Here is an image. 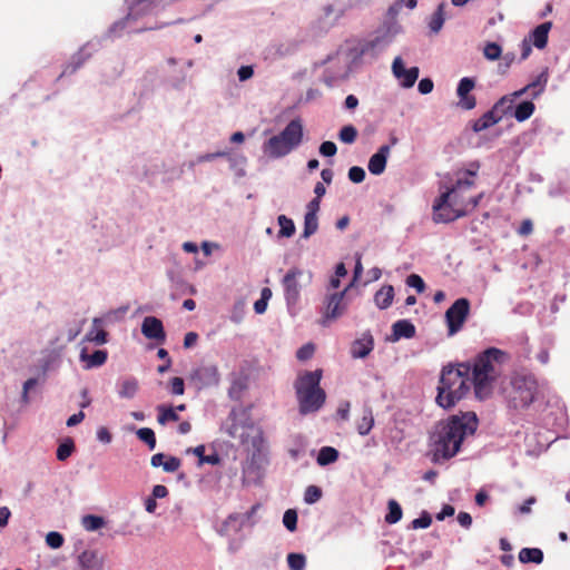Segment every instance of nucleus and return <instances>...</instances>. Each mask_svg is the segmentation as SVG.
Returning a JSON list of instances; mask_svg holds the SVG:
<instances>
[{
    "mask_svg": "<svg viewBox=\"0 0 570 570\" xmlns=\"http://www.w3.org/2000/svg\"><path fill=\"white\" fill-rule=\"evenodd\" d=\"M478 428V417L473 412L451 415L435 424L430 436L435 458L449 460L461 449L463 440L472 435Z\"/></svg>",
    "mask_w": 570,
    "mask_h": 570,
    "instance_id": "obj_1",
    "label": "nucleus"
},
{
    "mask_svg": "<svg viewBox=\"0 0 570 570\" xmlns=\"http://www.w3.org/2000/svg\"><path fill=\"white\" fill-rule=\"evenodd\" d=\"M228 419L230 420L227 428L228 435L238 439L250 455L244 472L255 473L258 476L262 464L266 461L263 430L249 416L238 417L235 411L229 414Z\"/></svg>",
    "mask_w": 570,
    "mask_h": 570,
    "instance_id": "obj_2",
    "label": "nucleus"
},
{
    "mask_svg": "<svg viewBox=\"0 0 570 570\" xmlns=\"http://www.w3.org/2000/svg\"><path fill=\"white\" fill-rule=\"evenodd\" d=\"M508 360V354L497 347L487 348L474 358L470 373H472L474 394L479 400L490 397L501 375V366Z\"/></svg>",
    "mask_w": 570,
    "mask_h": 570,
    "instance_id": "obj_3",
    "label": "nucleus"
},
{
    "mask_svg": "<svg viewBox=\"0 0 570 570\" xmlns=\"http://www.w3.org/2000/svg\"><path fill=\"white\" fill-rule=\"evenodd\" d=\"M470 372L469 363H461L456 367L448 365L442 368L435 397L440 407L452 409L468 394L472 383Z\"/></svg>",
    "mask_w": 570,
    "mask_h": 570,
    "instance_id": "obj_4",
    "label": "nucleus"
},
{
    "mask_svg": "<svg viewBox=\"0 0 570 570\" xmlns=\"http://www.w3.org/2000/svg\"><path fill=\"white\" fill-rule=\"evenodd\" d=\"M473 179H456L455 184L443 191L433 204V220L435 223H451L468 215L463 199H459V191L471 189Z\"/></svg>",
    "mask_w": 570,
    "mask_h": 570,
    "instance_id": "obj_5",
    "label": "nucleus"
},
{
    "mask_svg": "<svg viewBox=\"0 0 570 570\" xmlns=\"http://www.w3.org/2000/svg\"><path fill=\"white\" fill-rule=\"evenodd\" d=\"M323 371L320 368L298 375L294 386L302 414L316 412L325 403L326 393L320 386Z\"/></svg>",
    "mask_w": 570,
    "mask_h": 570,
    "instance_id": "obj_6",
    "label": "nucleus"
},
{
    "mask_svg": "<svg viewBox=\"0 0 570 570\" xmlns=\"http://www.w3.org/2000/svg\"><path fill=\"white\" fill-rule=\"evenodd\" d=\"M303 136V122L295 118L278 135L272 136L263 144V153L273 159L285 157L301 145Z\"/></svg>",
    "mask_w": 570,
    "mask_h": 570,
    "instance_id": "obj_7",
    "label": "nucleus"
},
{
    "mask_svg": "<svg viewBox=\"0 0 570 570\" xmlns=\"http://www.w3.org/2000/svg\"><path fill=\"white\" fill-rule=\"evenodd\" d=\"M511 385L510 403L514 409L529 407L540 393L538 380L532 373H517Z\"/></svg>",
    "mask_w": 570,
    "mask_h": 570,
    "instance_id": "obj_8",
    "label": "nucleus"
},
{
    "mask_svg": "<svg viewBox=\"0 0 570 570\" xmlns=\"http://www.w3.org/2000/svg\"><path fill=\"white\" fill-rule=\"evenodd\" d=\"M312 281V274H305L304 271L297 267L291 268L282 279L284 288V296L288 307H294L298 304L301 292L303 287L307 286Z\"/></svg>",
    "mask_w": 570,
    "mask_h": 570,
    "instance_id": "obj_9",
    "label": "nucleus"
},
{
    "mask_svg": "<svg viewBox=\"0 0 570 570\" xmlns=\"http://www.w3.org/2000/svg\"><path fill=\"white\" fill-rule=\"evenodd\" d=\"M512 108V99H509V96H503L500 98L492 109L483 114L479 119H476L473 124V130L475 132L483 131L495 124H498L503 116Z\"/></svg>",
    "mask_w": 570,
    "mask_h": 570,
    "instance_id": "obj_10",
    "label": "nucleus"
},
{
    "mask_svg": "<svg viewBox=\"0 0 570 570\" xmlns=\"http://www.w3.org/2000/svg\"><path fill=\"white\" fill-rule=\"evenodd\" d=\"M470 301L468 298H458L445 312V322L449 335H454L462 330L469 313Z\"/></svg>",
    "mask_w": 570,
    "mask_h": 570,
    "instance_id": "obj_11",
    "label": "nucleus"
},
{
    "mask_svg": "<svg viewBox=\"0 0 570 570\" xmlns=\"http://www.w3.org/2000/svg\"><path fill=\"white\" fill-rule=\"evenodd\" d=\"M352 287V284H350L347 287H345L340 293H333L328 294L325 297L324 301V313H323V320L322 324L326 325L330 321H335L338 317H341L347 307V304L345 302V296L347 291Z\"/></svg>",
    "mask_w": 570,
    "mask_h": 570,
    "instance_id": "obj_12",
    "label": "nucleus"
},
{
    "mask_svg": "<svg viewBox=\"0 0 570 570\" xmlns=\"http://www.w3.org/2000/svg\"><path fill=\"white\" fill-rule=\"evenodd\" d=\"M392 71L396 79L401 81L402 87L411 88L419 78V68L411 67L405 69L401 57H396L392 63Z\"/></svg>",
    "mask_w": 570,
    "mask_h": 570,
    "instance_id": "obj_13",
    "label": "nucleus"
},
{
    "mask_svg": "<svg viewBox=\"0 0 570 570\" xmlns=\"http://www.w3.org/2000/svg\"><path fill=\"white\" fill-rule=\"evenodd\" d=\"M474 87V79L469 77L462 78L458 85L456 95L459 97V106L464 110H471L476 106V98L470 95Z\"/></svg>",
    "mask_w": 570,
    "mask_h": 570,
    "instance_id": "obj_14",
    "label": "nucleus"
},
{
    "mask_svg": "<svg viewBox=\"0 0 570 570\" xmlns=\"http://www.w3.org/2000/svg\"><path fill=\"white\" fill-rule=\"evenodd\" d=\"M141 333L146 338L155 340L159 343H164L166 340L163 322L155 316H147L144 318Z\"/></svg>",
    "mask_w": 570,
    "mask_h": 570,
    "instance_id": "obj_15",
    "label": "nucleus"
},
{
    "mask_svg": "<svg viewBox=\"0 0 570 570\" xmlns=\"http://www.w3.org/2000/svg\"><path fill=\"white\" fill-rule=\"evenodd\" d=\"M547 82H548V72H547V70H544L532 82L528 83L522 89L514 91L511 95L510 99L513 100V98H519L528 92H530V95L533 98H537L544 91Z\"/></svg>",
    "mask_w": 570,
    "mask_h": 570,
    "instance_id": "obj_16",
    "label": "nucleus"
},
{
    "mask_svg": "<svg viewBox=\"0 0 570 570\" xmlns=\"http://www.w3.org/2000/svg\"><path fill=\"white\" fill-rule=\"evenodd\" d=\"M390 151L391 147L389 145H383L373 156H371L367 167L372 175H381L384 173Z\"/></svg>",
    "mask_w": 570,
    "mask_h": 570,
    "instance_id": "obj_17",
    "label": "nucleus"
},
{
    "mask_svg": "<svg viewBox=\"0 0 570 570\" xmlns=\"http://www.w3.org/2000/svg\"><path fill=\"white\" fill-rule=\"evenodd\" d=\"M161 0H136L129 8L127 20H136L139 17L150 13Z\"/></svg>",
    "mask_w": 570,
    "mask_h": 570,
    "instance_id": "obj_18",
    "label": "nucleus"
},
{
    "mask_svg": "<svg viewBox=\"0 0 570 570\" xmlns=\"http://www.w3.org/2000/svg\"><path fill=\"white\" fill-rule=\"evenodd\" d=\"M373 347L374 341L372 335H364L362 338L353 342L351 354L354 358H364L373 351Z\"/></svg>",
    "mask_w": 570,
    "mask_h": 570,
    "instance_id": "obj_19",
    "label": "nucleus"
},
{
    "mask_svg": "<svg viewBox=\"0 0 570 570\" xmlns=\"http://www.w3.org/2000/svg\"><path fill=\"white\" fill-rule=\"evenodd\" d=\"M78 563L81 570H104L101 559L92 550L81 552L78 557Z\"/></svg>",
    "mask_w": 570,
    "mask_h": 570,
    "instance_id": "obj_20",
    "label": "nucleus"
},
{
    "mask_svg": "<svg viewBox=\"0 0 570 570\" xmlns=\"http://www.w3.org/2000/svg\"><path fill=\"white\" fill-rule=\"evenodd\" d=\"M415 332V326L409 320H400L392 325L393 341L412 338L414 337Z\"/></svg>",
    "mask_w": 570,
    "mask_h": 570,
    "instance_id": "obj_21",
    "label": "nucleus"
},
{
    "mask_svg": "<svg viewBox=\"0 0 570 570\" xmlns=\"http://www.w3.org/2000/svg\"><path fill=\"white\" fill-rule=\"evenodd\" d=\"M108 353L105 350H97L92 354H87L83 348L80 353V360L86 363V368L99 367L107 361Z\"/></svg>",
    "mask_w": 570,
    "mask_h": 570,
    "instance_id": "obj_22",
    "label": "nucleus"
},
{
    "mask_svg": "<svg viewBox=\"0 0 570 570\" xmlns=\"http://www.w3.org/2000/svg\"><path fill=\"white\" fill-rule=\"evenodd\" d=\"M102 321L100 318H94L92 328L87 333L86 340L94 342L97 345L107 343L108 333L101 327Z\"/></svg>",
    "mask_w": 570,
    "mask_h": 570,
    "instance_id": "obj_23",
    "label": "nucleus"
},
{
    "mask_svg": "<svg viewBox=\"0 0 570 570\" xmlns=\"http://www.w3.org/2000/svg\"><path fill=\"white\" fill-rule=\"evenodd\" d=\"M394 298V288L392 285H385L379 289L374 295L375 305L380 309H385L391 306Z\"/></svg>",
    "mask_w": 570,
    "mask_h": 570,
    "instance_id": "obj_24",
    "label": "nucleus"
},
{
    "mask_svg": "<svg viewBox=\"0 0 570 570\" xmlns=\"http://www.w3.org/2000/svg\"><path fill=\"white\" fill-rule=\"evenodd\" d=\"M550 29H551V22H543V23L539 24L532 31L531 39H532L533 45L538 49L546 48V46L548 43V33H549Z\"/></svg>",
    "mask_w": 570,
    "mask_h": 570,
    "instance_id": "obj_25",
    "label": "nucleus"
},
{
    "mask_svg": "<svg viewBox=\"0 0 570 570\" xmlns=\"http://www.w3.org/2000/svg\"><path fill=\"white\" fill-rule=\"evenodd\" d=\"M374 425V416L371 407H364L362 417L356 422V429L360 435H367Z\"/></svg>",
    "mask_w": 570,
    "mask_h": 570,
    "instance_id": "obj_26",
    "label": "nucleus"
},
{
    "mask_svg": "<svg viewBox=\"0 0 570 570\" xmlns=\"http://www.w3.org/2000/svg\"><path fill=\"white\" fill-rule=\"evenodd\" d=\"M519 560L522 563L533 562L540 564L543 561V552L539 548H523L519 552Z\"/></svg>",
    "mask_w": 570,
    "mask_h": 570,
    "instance_id": "obj_27",
    "label": "nucleus"
},
{
    "mask_svg": "<svg viewBox=\"0 0 570 570\" xmlns=\"http://www.w3.org/2000/svg\"><path fill=\"white\" fill-rule=\"evenodd\" d=\"M338 459V451L332 446H323L317 455V464L321 466L334 463Z\"/></svg>",
    "mask_w": 570,
    "mask_h": 570,
    "instance_id": "obj_28",
    "label": "nucleus"
},
{
    "mask_svg": "<svg viewBox=\"0 0 570 570\" xmlns=\"http://www.w3.org/2000/svg\"><path fill=\"white\" fill-rule=\"evenodd\" d=\"M387 509H389V512L385 515V519H384L385 522L387 524L397 523L402 519V515H403V511H402V508L399 504V502L394 499L389 500Z\"/></svg>",
    "mask_w": 570,
    "mask_h": 570,
    "instance_id": "obj_29",
    "label": "nucleus"
},
{
    "mask_svg": "<svg viewBox=\"0 0 570 570\" xmlns=\"http://www.w3.org/2000/svg\"><path fill=\"white\" fill-rule=\"evenodd\" d=\"M157 412V421L161 425H165L168 422H177L179 420V415L171 406L158 405Z\"/></svg>",
    "mask_w": 570,
    "mask_h": 570,
    "instance_id": "obj_30",
    "label": "nucleus"
},
{
    "mask_svg": "<svg viewBox=\"0 0 570 570\" xmlns=\"http://www.w3.org/2000/svg\"><path fill=\"white\" fill-rule=\"evenodd\" d=\"M535 106L532 101H522L515 107L514 118L522 122L529 119L534 112Z\"/></svg>",
    "mask_w": 570,
    "mask_h": 570,
    "instance_id": "obj_31",
    "label": "nucleus"
},
{
    "mask_svg": "<svg viewBox=\"0 0 570 570\" xmlns=\"http://www.w3.org/2000/svg\"><path fill=\"white\" fill-rule=\"evenodd\" d=\"M138 391V381L136 379H126L121 382L119 389V396L124 399H131Z\"/></svg>",
    "mask_w": 570,
    "mask_h": 570,
    "instance_id": "obj_32",
    "label": "nucleus"
},
{
    "mask_svg": "<svg viewBox=\"0 0 570 570\" xmlns=\"http://www.w3.org/2000/svg\"><path fill=\"white\" fill-rule=\"evenodd\" d=\"M277 222L279 225L278 237H292L295 234V225L291 218L279 215Z\"/></svg>",
    "mask_w": 570,
    "mask_h": 570,
    "instance_id": "obj_33",
    "label": "nucleus"
},
{
    "mask_svg": "<svg viewBox=\"0 0 570 570\" xmlns=\"http://www.w3.org/2000/svg\"><path fill=\"white\" fill-rule=\"evenodd\" d=\"M318 228L317 215L314 213H306L304 217V229L302 236L308 238L316 233Z\"/></svg>",
    "mask_w": 570,
    "mask_h": 570,
    "instance_id": "obj_34",
    "label": "nucleus"
},
{
    "mask_svg": "<svg viewBox=\"0 0 570 570\" xmlns=\"http://www.w3.org/2000/svg\"><path fill=\"white\" fill-rule=\"evenodd\" d=\"M136 434L141 442L147 444L150 451L156 448V435L150 428H141L136 432Z\"/></svg>",
    "mask_w": 570,
    "mask_h": 570,
    "instance_id": "obj_35",
    "label": "nucleus"
},
{
    "mask_svg": "<svg viewBox=\"0 0 570 570\" xmlns=\"http://www.w3.org/2000/svg\"><path fill=\"white\" fill-rule=\"evenodd\" d=\"M75 451V443L71 438H67L57 449V459L66 461Z\"/></svg>",
    "mask_w": 570,
    "mask_h": 570,
    "instance_id": "obj_36",
    "label": "nucleus"
},
{
    "mask_svg": "<svg viewBox=\"0 0 570 570\" xmlns=\"http://www.w3.org/2000/svg\"><path fill=\"white\" fill-rule=\"evenodd\" d=\"M443 8H444V4L441 3L438 7L436 11L432 14L431 20L429 22V27H430L431 31H433L435 33L442 29L443 23H444Z\"/></svg>",
    "mask_w": 570,
    "mask_h": 570,
    "instance_id": "obj_37",
    "label": "nucleus"
},
{
    "mask_svg": "<svg viewBox=\"0 0 570 570\" xmlns=\"http://www.w3.org/2000/svg\"><path fill=\"white\" fill-rule=\"evenodd\" d=\"M105 520L102 517L88 514L82 518V527L87 531H96L104 527Z\"/></svg>",
    "mask_w": 570,
    "mask_h": 570,
    "instance_id": "obj_38",
    "label": "nucleus"
},
{
    "mask_svg": "<svg viewBox=\"0 0 570 570\" xmlns=\"http://www.w3.org/2000/svg\"><path fill=\"white\" fill-rule=\"evenodd\" d=\"M338 137H340L341 141L345 142V144H353L356 140L357 130L352 125L344 126L340 130Z\"/></svg>",
    "mask_w": 570,
    "mask_h": 570,
    "instance_id": "obj_39",
    "label": "nucleus"
},
{
    "mask_svg": "<svg viewBox=\"0 0 570 570\" xmlns=\"http://www.w3.org/2000/svg\"><path fill=\"white\" fill-rule=\"evenodd\" d=\"M287 563L291 570H303L306 564V559L302 553H289L287 556Z\"/></svg>",
    "mask_w": 570,
    "mask_h": 570,
    "instance_id": "obj_40",
    "label": "nucleus"
},
{
    "mask_svg": "<svg viewBox=\"0 0 570 570\" xmlns=\"http://www.w3.org/2000/svg\"><path fill=\"white\" fill-rule=\"evenodd\" d=\"M502 48L497 42H488L483 49V55L488 60H497L501 57Z\"/></svg>",
    "mask_w": 570,
    "mask_h": 570,
    "instance_id": "obj_41",
    "label": "nucleus"
},
{
    "mask_svg": "<svg viewBox=\"0 0 570 570\" xmlns=\"http://www.w3.org/2000/svg\"><path fill=\"white\" fill-rule=\"evenodd\" d=\"M283 523L291 532L295 531L297 528V512L293 509L286 510L283 515Z\"/></svg>",
    "mask_w": 570,
    "mask_h": 570,
    "instance_id": "obj_42",
    "label": "nucleus"
},
{
    "mask_svg": "<svg viewBox=\"0 0 570 570\" xmlns=\"http://www.w3.org/2000/svg\"><path fill=\"white\" fill-rule=\"evenodd\" d=\"M322 498V490L316 485H308L304 493V501L308 504L317 502Z\"/></svg>",
    "mask_w": 570,
    "mask_h": 570,
    "instance_id": "obj_43",
    "label": "nucleus"
},
{
    "mask_svg": "<svg viewBox=\"0 0 570 570\" xmlns=\"http://www.w3.org/2000/svg\"><path fill=\"white\" fill-rule=\"evenodd\" d=\"M479 169H480V163L472 161V163H470L468 169L458 173V175H459L458 179H473V181L475 183V177L478 175Z\"/></svg>",
    "mask_w": 570,
    "mask_h": 570,
    "instance_id": "obj_44",
    "label": "nucleus"
},
{
    "mask_svg": "<svg viewBox=\"0 0 570 570\" xmlns=\"http://www.w3.org/2000/svg\"><path fill=\"white\" fill-rule=\"evenodd\" d=\"M406 285L413 287L417 291V293H423L425 289V284L423 278L417 274H411L406 278Z\"/></svg>",
    "mask_w": 570,
    "mask_h": 570,
    "instance_id": "obj_45",
    "label": "nucleus"
},
{
    "mask_svg": "<svg viewBox=\"0 0 570 570\" xmlns=\"http://www.w3.org/2000/svg\"><path fill=\"white\" fill-rule=\"evenodd\" d=\"M63 537L59 532L51 531L46 537L47 544L52 549H59L63 544Z\"/></svg>",
    "mask_w": 570,
    "mask_h": 570,
    "instance_id": "obj_46",
    "label": "nucleus"
},
{
    "mask_svg": "<svg viewBox=\"0 0 570 570\" xmlns=\"http://www.w3.org/2000/svg\"><path fill=\"white\" fill-rule=\"evenodd\" d=\"M314 352L315 346L312 343H307L297 350L296 357L299 361H307L313 356Z\"/></svg>",
    "mask_w": 570,
    "mask_h": 570,
    "instance_id": "obj_47",
    "label": "nucleus"
},
{
    "mask_svg": "<svg viewBox=\"0 0 570 570\" xmlns=\"http://www.w3.org/2000/svg\"><path fill=\"white\" fill-rule=\"evenodd\" d=\"M432 523V518L428 512H423L420 518L412 521L411 527L413 529H425Z\"/></svg>",
    "mask_w": 570,
    "mask_h": 570,
    "instance_id": "obj_48",
    "label": "nucleus"
},
{
    "mask_svg": "<svg viewBox=\"0 0 570 570\" xmlns=\"http://www.w3.org/2000/svg\"><path fill=\"white\" fill-rule=\"evenodd\" d=\"M348 178L355 184H360L365 179V170L362 167L353 166L348 170Z\"/></svg>",
    "mask_w": 570,
    "mask_h": 570,
    "instance_id": "obj_49",
    "label": "nucleus"
},
{
    "mask_svg": "<svg viewBox=\"0 0 570 570\" xmlns=\"http://www.w3.org/2000/svg\"><path fill=\"white\" fill-rule=\"evenodd\" d=\"M180 460L176 456H166L165 463L163 464V469L166 472H175L180 468Z\"/></svg>",
    "mask_w": 570,
    "mask_h": 570,
    "instance_id": "obj_50",
    "label": "nucleus"
},
{
    "mask_svg": "<svg viewBox=\"0 0 570 570\" xmlns=\"http://www.w3.org/2000/svg\"><path fill=\"white\" fill-rule=\"evenodd\" d=\"M170 387H171V393L174 395H183L184 392H185V383H184V380L181 377H173L170 380Z\"/></svg>",
    "mask_w": 570,
    "mask_h": 570,
    "instance_id": "obj_51",
    "label": "nucleus"
},
{
    "mask_svg": "<svg viewBox=\"0 0 570 570\" xmlns=\"http://www.w3.org/2000/svg\"><path fill=\"white\" fill-rule=\"evenodd\" d=\"M483 196H484V194L480 193L479 195H476L474 197L463 199L462 205L464 206V208L468 209V215L478 207V205L480 204V200L483 198Z\"/></svg>",
    "mask_w": 570,
    "mask_h": 570,
    "instance_id": "obj_52",
    "label": "nucleus"
},
{
    "mask_svg": "<svg viewBox=\"0 0 570 570\" xmlns=\"http://www.w3.org/2000/svg\"><path fill=\"white\" fill-rule=\"evenodd\" d=\"M337 147L333 141H324L320 146V153L325 157H332L336 154Z\"/></svg>",
    "mask_w": 570,
    "mask_h": 570,
    "instance_id": "obj_53",
    "label": "nucleus"
},
{
    "mask_svg": "<svg viewBox=\"0 0 570 570\" xmlns=\"http://www.w3.org/2000/svg\"><path fill=\"white\" fill-rule=\"evenodd\" d=\"M433 81L430 78H424L420 80L417 89L422 95H428L433 90Z\"/></svg>",
    "mask_w": 570,
    "mask_h": 570,
    "instance_id": "obj_54",
    "label": "nucleus"
},
{
    "mask_svg": "<svg viewBox=\"0 0 570 570\" xmlns=\"http://www.w3.org/2000/svg\"><path fill=\"white\" fill-rule=\"evenodd\" d=\"M97 439L100 442L108 444L111 442L112 436L107 428L101 426L97 430Z\"/></svg>",
    "mask_w": 570,
    "mask_h": 570,
    "instance_id": "obj_55",
    "label": "nucleus"
},
{
    "mask_svg": "<svg viewBox=\"0 0 570 570\" xmlns=\"http://www.w3.org/2000/svg\"><path fill=\"white\" fill-rule=\"evenodd\" d=\"M238 78L240 81H245L254 75V70L252 66H242L237 71Z\"/></svg>",
    "mask_w": 570,
    "mask_h": 570,
    "instance_id": "obj_56",
    "label": "nucleus"
},
{
    "mask_svg": "<svg viewBox=\"0 0 570 570\" xmlns=\"http://www.w3.org/2000/svg\"><path fill=\"white\" fill-rule=\"evenodd\" d=\"M532 230H533L532 222L530 219H524V220H522V223L518 229V233L521 236H528L532 233Z\"/></svg>",
    "mask_w": 570,
    "mask_h": 570,
    "instance_id": "obj_57",
    "label": "nucleus"
},
{
    "mask_svg": "<svg viewBox=\"0 0 570 570\" xmlns=\"http://www.w3.org/2000/svg\"><path fill=\"white\" fill-rule=\"evenodd\" d=\"M198 340V334L195 333V332H188L186 335H185V338H184V347L185 348H190L193 347L196 342Z\"/></svg>",
    "mask_w": 570,
    "mask_h": 570,
    "instance_id": "obj_58",
    "label": "nucleus"
},
{
    "mask_svg": "<svg viewBox=\"0 0 570 570\" xmlns=\"http://www.w3.org/2000/svg\"><path fill=\"white\" fill-rule=\"evenodd\" d=\"M168 495V489L165 485L157 484L153 488V498L163 499Z\"/></svg>",
    "mask_w": 570,
    "mask_h": 570,
    "instance_id": "obj_59",
    "label": "nucleus"
},
{
    "mask_svg": "<svg viewBox=\"0 0 570 570\" xmlns=\"http://www.w3.org/2000/svg\"><path fill=\"white\" fill-rule=\"evenodd\" d=\"M455 510L452 505L450 504H444L441 512L436 514V519L442 521L444 520L446 517H452L454 514Z\"/></svg>",
    "mask_w": 570,
    "mask_h": 570,
    "instance_id": "obj_60",
    "label": "nucleus"
},
{
    "mask_svg": "<svg viewBox=\"0 0 570 570\" xmlns=\"http://www.w3.org/2000/svg\"><path fill=\"white\" fill-rule=\"evenodd\" d=\"M458 522L463 527V528H470L471 524H472V517L468 513V512H460L458 514Z\"/></svg>",
    "mask_w": 570,
    "mask_h": 570,
    "instance_id": "obj_61",
    "label": "nucleus"
},
{
    "mask_svg": "<svg viewBox=\"0 0 570 570\" xmlns=\"http://www.w3.org/2000/svg\"><path fill=\"white\" fill-rule=\"evenodd\" d=\"M83 419H85V413L82 411H79L78 413L72 414L67 420V426H75V425L79 424L80 422H82Z\"/></svg>",
    "mask_w": 570,
    "mask_h": 570,
    "instance_id": "obj_62",
    "label": "nucleus"
},
{
    "mask_svg": "<svg viewBox=\"0 0 570 570\" xmlns=\"http://www.w3.org/2000/svg\"><path fill=\"white\" fill-rule=\"evenodd\" d=\"M537 502V499L534 497L528 498L522 505L519 507V512L521 514H527L531 511V505Z\"/></svg>",
    "mask_w": 570,
    "mask_h": 570,
    "instance_id": "obj_63",
    "label": "nucleus"
},
{
    "mask_svg": "<svg viewBox=\"0 0 570 570\" xmlns=\"http://www.w3.org/2000/svg\"><path fill=\"white\" fill-rule=\"evenodd\" d=\"M11 515L10 510L7 507H0V528L8 524V520Z\"/></svg>",
    "mask_w": 570,
    "mask_h": 570,
    "instance_id": "obj_64",
    "label": "nucleus"
}]
</instances>
